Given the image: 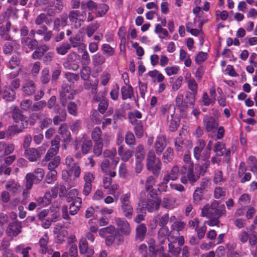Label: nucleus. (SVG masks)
Segmentation results:
<instances>
[{
  "label": "nucleus",
  "mask_w": 257,
  "mask_h": 257,
  "mask_svg": "<svg viewBox=\"0 0 257 257\" xmlns=\"http://www.w3.org/2000/svg\"><path fill=\"white\" fill-rule=\"evenodd\" d=\"M12 117L16 123L20 121L21 123L9 126L7 131V136H13L16 134L22 133L25 128L28 127L29 120L26 116L24 115L22 110L17 106H15L11 111Z\"/></svg>",
  "instance_id": "1"
},
{
  "label": "nucleus",
  "mask_w": 257,
  "mask_h": 257,
  "mask_svg": "<svg viewBox=\"0 0 257 257\" xmlns=\"http://www.w3.org/2000/svg\"><path fill=\"white\" fill-rule=\"evenodd\" d=\"M226 214L224 205H220L218 201H214L210 205L206 204L201 210V215L203 217L208 218L210 217L220 218Z\"/></svg>",
  "instance_id": "2"
},
{
  "label": "nucleus",
  "mask_w": 257,
  "mask_h": 257,
  "mask_svg": "<svg viewBox=\"0 0 257 257\" xmlns=\"http://www.w3.org/2000/svg\"><path fill=\"white\" fill-rule=\"evenodd\" d=\"M194 165L193 163H186L180 170L182 175L181 182L183 184H186L189 181L191 184H193L198 180V176H195L193 172Z\"/></svg>",
  "instance_id": "3"
},
{
  "label": "nucleus",
  "mask_w": 257,
  "mask_h": 257,
  "mask_svg": "<svg viewBox=\"0 0 257 257\" xmlns=\"http://www.w3.org/2000/svg\"><path fill=\"white\" fill-rule=\"evenodd\" d=\"M147 168L156 176H158L161 169V162L160 159L157 158L154 151L148 153L147 157Z\"/></svg>",
  "instance_id": "4"
},
{
  "label": "nucleus",
  "mask_w": 257,
  "mask_h": 257,
  "mask_svg": "<svg viewBox=\"0 0 257 257\" xmlns=\"http://www.w3.org/2000/svg\"><path fill=\"white\" fill-rule=\"evenodd\" d=\"M45 173L42 168H37L33 173H29L25 176L26 188L31 189L33 184H38L43 179Z\"/></svg>",
  "instance_id": "5"
},
{
  "label": "nucleus",
  "mask_w": 257,
  "mask_h": 257,
  "mask_svg": "<svg viewBox=\"0 0 257 257\" xmlns=\"http://www.w3.org/2000/svg\"><path fill=\"white\" fill-rule=\"evenodd\" d=\"M81 201L80 198H78L75 201L72 202L69 207V211L68 212V207L66 205H63L62 207V217L63 219L70 220L71 218L69 214L74 215L77 214L81 206Z\"/></svg>",
  "instance_id": "6"
},
{
  "label": "nucleus",
  "mask_w": 257,
  "mask_h": 257,
  "mask_svg": "<svg viewBox=\"0 0 257 257\" xmlns=\"http://www.w3.org/2000/svg\"><path fill=\"white\" fill-rule=\"evenodd\" d=\"M74 94L71 92V87L68 84H64L62 85L59 92V101L62 106L65 107L68 100L74 99Z\"/></svg>",
  "instance_id": "7"
},
{
  "label": "nucleus",
  "mask_w": 257,
  "mask_h": 257,
  "mask_svg": "<svg viewBox=\"0 0 257 257\" xmlns=\"http://www.w3.org/2000/svg\"><path fill=\"white\" fill-rule=\"evenodd\" d=\"M68 18L72 24H74V27L76 29L81 27L82 23L85 19V12L80 13L78 10L71 11L68 15Z\"/></svg>",
  "instance_id": "8"
},
{
  "label": "nucleus",
  "mask_w": 257,
  "mask_h": 257,
  "mask_svg": "<svg viewBox=\"0 0 257 257\" xmlns=\"http://www.w3.org/2000/svg\"><path fill=\"white\" fill-rule=\"evenodd\" d=\"M45 152V150L40 147L38 149L30 148L25 149V156L31 162H36L39 160Z\"/></svg>",
  "instance_id": "9"
},
{
  "label": "nucleus",
  "mask_w": 257,
  "mask_h": 257,
  "mask_svg": "<svg viewBox=\"0 0 257 257\" xmlns=\"http://www.w3.org/2000/svg\"><path fill=\"white\" fill-rule=\"evenodd\" d=\"M203 124L207 132H215L219 123L213 117L206 115L203 118Z\"/></svg>",
  "instance_id": "10"
},
{
  "label": "nucleus",
  "mask_w": 257,
  "mask_h": 257,
  "mask_svg": "<svg viewBox=\"0 0 257 257\" xmlns=\"http://www.w3.org/2000/svg\"><path fill=\"white\" fill-rule=\"evenodd\" d=\"M22 227L21 222L13 221L8 225L6 232L9 236H16L21 232Z\"/></svg>",
  "instance_id": "11"
},
{
  "label": "nucleus",
  "mask_w": 257,
  "mask_h": 257,
  "mask_svg": "<svg viewBox=\"0 0 257 257\" xmlns=\"http://www.w3.org/2000/svg\"><path fill=\"white\" fill-rule=\"evenodd\" d=\"M149 251L152 253V257H157L159 254L161 255L164 251V247L161 245L156 244L154 239L151 238L149 242Z\"/></svg>",
  "instance_id": "12"
},
{
  "label": "nucleus",
  "mask_w": 257,
  "mask_h": 257,
  "mask_svg": "<svg viewBox=\"0 0 257 257\" xmlns=\"http://www.w3.org/2000/svg\"><path fill=\"white\" fill-rule=\"evenodd\" d=\"M58 133L61 135L62 141L65 143H69L71 140V134L68 130V125L66 123H63L60 125L58 128Z\"/></svg>",
  "instance_id": "13"
},
{
  "label": "nucleus",
  "mask_w": 257,
  "mask_h": 257,
  "mask_svg": "<svg viewBox=\"0 0 257 257\" xmlns=\"http://www.w3.org/2000/svg\"><path fill=\"white\" fill-rule=\"evenodd\" d=\"M55 113H60L61 115H56L53 118V122L55 125L59 124L61 122L64 121L67 117V112L65 107L59 108L56 106L55 109Z\"/></svg>",
  "instance_id": "14"
},
{
  "label": "nucleus",
  "mask_w": 257,
  "mask_h": 257,
  "mask_svg": "<svg viewBox=\"0 0 257 257\" xmlns=\"http://www.w3.org/2000/svg\"><path fill=\"white\" fill-rule=\"evenodd\" d=\"M115 223L121 232L125 235H128L130 233L131 227L128 222L120 218H117L115 220Z\"/></svg>",
  "instance_id": "15"
},
{
  "label": "nucleus",
  "mask_w": 257,
  "mask_h": 257,
  "mask_svg": "<svg viewBox=\"0 0 257 257\" xmlns=\"http://www.w3.org/2000/svg\"><path fill=\"white\" fill-rule=\"evenodd\" d=\"M20 61L16 57H12L8 64L11 70L14 71L10 72V75L12 77H15L19 74Z\"/></svg>",
  "instance_id": "16"
},
{
  "label": "nucleus",
  "mask_w": 257,
  "mask_h": 257,
  "mask_svg": "<svg viewBox=\"0 0 257 257\" xmlns=\"http://www.w3.org/2000/svg\"><path fill=\"white\" fill-rule=\"evenodd\" d=\"M21 43L23 47L27 48L31 51L35 50L38 45V42L37 40L30 37H22Z\"/></svg>",
  "instance_id": "17"
},
{
  "label": "nucleus",
  "mask_w": 257,
  "mask_h": 257,
  "mask_svg": "<svg viewBox=\"0 0 257 257\" xmlns=\"http://www.w3.org/2000/svg\"><path fill=\"white\" fill-rule=\"evenodd\" d=\"M49 49V47L45 44L38 45L32 55V58L35 60L41 59Z\"/></svg>",
  "instance_id": "18"
},
{
  "label": "nucleus",
  "mask_w": 257,
  "mask_h": 257,
  "mask_svg": "<svg viewBox=\"0 0 257 257\" xmlns=\"http://www.w3.org/2000/svg\"><path fill=\"white\" fill-rule=\"evenodd\" d=\"M147 231V228L145 224L141 223L138 225L136 228V240L139 241H143L146 237Z\"/></svg>",
  "instance_id": "19"
},
{
  "label": "nucleus",
  "mask_w": 257,
  "mask_h": 257,
  "mask_svg": "<svg viewBox=\"0 0 257 257\" xmlns=\"http://www.w3.org/2000/svg\"><path fill=\"white\" fill-rule=\"evenodd\" d=\"M166 146V140L165 137L162 136L157 137L155 143V150L157 155H161Z\"/></svg>",
  "instance_id": "20"
},
{
  "label": "nucleus",
  "mask_w": 257,
  "mask_h": 257,
  "mask_svg": "<svg viewBox=\"0 0 257 257\" xmlns=\"http://www.w3.org/2000/svg\"><path fill=\"white\" fill-rule=\"evenodd\" d=\"M161 203V199H148L146 202L147 205V210L149 212H153L155 211L158 210Z\"/></svg>",
  "instance_id": "21"
},
{
  "label": "nucleus",
  "mask_w": 257,
  "mask_h": 257,
  "mask_svg": "<svg viewBox=\"0 0 257 257\" xmlns=\"http://www.w3.org/2000/svg\"><path fill=\"white\" fill-rule=\"evenodd\" d=\"M68 15L66 13L61 14L60 17L56 18L54 21V29H58L60 26L65 27L67 25Z\"/></svg>",
  "instance_id": "22"
},
{
  "label": "nucleus",
  "mask_w": 257,
  "mask_h": 257,
  "mask_svg": "<svg viewBox=\"0 0 257 257\" xmlns=\"http://www.w3.org/2000/svg\"><path fill=\"white\" fill-rule=\"evenodd\" d=\"M11 27V23L8 21L5 26H2L0 27V36L2 39L5 40L10 41L12 39L9 32Z\"/></svg>",
  "instance_id": "23"
},
{
  "label": "nucleus",
  "mask_w": 257,
  "mask_h": 257,
  "mask_svg": "<svg viewBox=\"0 0 257 257\" xmlns=\"http://www.w3.org/2000/svg\"><path fill=\"white\" fill-rule=\"evenodd\" d=\"M3 98L7 101L14 100L16 98V92L10 86H6L3 92Z\"/></svg>",
  "instance_id": "24"
},
{
  "label": "nucleus",
  "mask_w": 257,
  "mask_h": 257,
  "mask_svg": "<svg viewBox=\"0 0 257 257\" xmlns=\"http://www.w3.org/2000/svg\"><path fill=\"white\" fill-rule=\"evenodd\" d=\"M36 90V86L33 81H27L23 86V92L27 95H33Z\"/></svg>",
  "instance_id": "25"
},
{
  "label": "nucleus",
  "mask_w": 257,
  "mask_h": 257,
  "mask_svg": "<svg viewBox=\"0 0 257 257\" xmlns=\"http://www.w3.org/2000/svg\"><path fill=\"white\" fill-rule=\"evenodd\" d=\"M121 93L123 100L132 98L134 96L133 88L131 85H129L128 87L122 86L121 88Z\"/></svg>",
  "instance_id": "26"
},
{
  "label": "nucleus",
  "mask_w": 257,
  "mask_h": 257,
  "mask_svg": "<svg viewBox=\"0 0 257 257\" xmlns=\"http://www.w3.org/2000/svg\"><path fill=\"white\" fill-rule=\"evenodd\" d=\"M69 40L73 47H77L82 46L85 48V45L82 43L83 38L80 34H77L74 37H71Z\"/></svg>",
  "instance_id": "27"
},
{
  "label": "nucleus",
  "mask_w": 257,
  "mask_h": 257,
  "mask_svg": "<svg viewBox=\"0 0 257 257\" xmlns=\"http://www.w3.org/2000/svg\"><path fill=\"white\" fill-rule=\"evenodd\" d=\"M92 63L94 67L102 65L105 62V58L100 53H96L92 56Z\"/></svg>",
  "instance_id": "28"
},
{
  "label": "nucleus",
  "mask_w": 257,
  "mask_h": 257,
  "mask_svg": "<svg viewBox=\"0 0 257 257\" xmlns=\"http://www.w3.org/2000/svg\"><path fill=\"white\" fill-rule=\"evenodd\" d=\"M145 153L144 146L140 145L137 147L135 150L136 162H142L145 158Z\"/></svg>",
  "instance_id": "29"
},
{
  "label": "nucleus",
  "mask_w": 257,
  "mask_h": 257,
  "mask_svg": "<svg viewBox=\"0 0 257 257\" xmlns=\"http://www.w3.org/2000/svg\"><path fill=\"white\" fill-rule=\"evenodd\" d=\"M121 207L123 215L128 219L131 218L133 216L134 210L131 203L121 205Z\"/></svg>",
  "instance_id": "30"
},
{
  "label": "nucleus",
  "mask_w": 257,
  "mask_h": 257,
  "mask_svg": "<svg viewBox=\"0 0 257 257\" xmlns=\"http://www.w3.org/2000/svg\"><path fill=\"white\" fill-rule=\"evenodd\" d=\"M174 158V151L172 148L168 147L163 155V162L165 163L170 162Z\"/></svg>",
  "instance_id": "31"
},
{
  "label": "nucleus",
  "mask_w": 257,
  "mask_h": 257,
  "mask_svg": "<svg viewBox=\"0 0 257 257\" xmlns=\"http://www.w3.org/2000/svg\"><path fill=\"white\" fill-rule=\"evenodd\" d=\"M40 81L43 84H47L50 81V72L48 68H45L42 70Z\"/></svg>",
  "instance_id": "32"
},
{
  "label": "nucleus",
  "mask_w": 257,
  "mask_h": 257,
  "mask_svg": "<svg viewBox=\"0 0 257 257\" xmlns=\"http://www.w3.org/2000/svg\"><path fill=\"white\" fill-rule=\"evenodd\" d=\"M175 113V111H173V113L171 114V121L169 124V128L171 131L175 132L176 131L178 127L179 126L180 124V119L179 118H173V116Z\"/></svg>",
  "instance_id": "33"
},
{
  "label": "nucleus",
  "mask_w": 257,
  "mask_h": 257,
  "mask_svg": "<svg viewBox=\"0 0 257 257\" xmlns=\"http://www.w3.org/2000/svg\"><path fill=\"white\" fill-rule=\"evenodd\" d=\"M204 192L196 188L193 193V202L196 204H199L203 199Z\"/></svg>",
  "instance_id": "34"
},
{
  "label": "nucleus",
  "mask_w": 257,
  "mask_h": 257,
  "mask_svg": "<svg viewBox=\"0 0 257 257\" xmlns=\"http://www.w3.org/2000/svg\"><path fill=\"white\" fill-rule=\"evenodd\" d=\"M101 134L102 132L100 128L98 126L95 127L91 133V138L93 141L98 142L102 141Z\"/></svg>",
  "instance_id": "35"
},
{
  "label": "nucleus",
  "mask_w": 257,
  "mask_h": 257,
  "mask_svg": "<svg viewBox=\"0 0 257 257\" xmlns=\"http://www.w3.org/2000/svg\"><path fill=\"white\" fill-rule=\"evenodd\" d=\"M134 132L136 137L139 138H142L144 134V126L142 121H139L136 124L135 127H134Z\"/></svg>",
  "instance_id": "36"
},
{
  "label": "nucleus",
  "mask_w": 257,
  "mask_h": 257,
  "mask_svg": "<svg viewBox=\"0 0 257 257\" xmlns=\"http://www.w3.org/2000/svg\"><path fill=\"white\" fill-rule=\"evenodd\" d=\"M79 55L75 52L70 53L67 57L66 61L64 63V65H68L72 63L77 62L79 59Z\"/></svg>",
  "instance_id": "37"
},
{
  "label": "nucleus",
  "mask_w": 257,
  "mask_h": 257,
  "mask_svg": "<svg viewBox=\"0 0 257 257\" xmlns=\"http://www.w3.org/2000/svg\"><path fill=\"white\" fill-rule=\"evenodd\" d=\"M92 143L91 140H84L81 145V151L82 154H87L92 147Z\"/></svg>",
  "instance_id": "38"
},
{
  "label": "nucleus",
  "mask_w": 257,
  "mask_h": 257,
  "mask_svg": "<svg viewBox=\"0 0 257 257\" xmlns=\"http://www.w3.org/2000/svg\"><path fill=\"white\" fill-rule=\"evenodd\" d=\"M93 152L94 155L99 156L102 154V148L103 147V141L98 142H94Z\"/></svg>",
  "instance_id": "39"
},
{
  "label": "nucleus",
  "mask_w": 257,
  "mask_h": 257,
  "mask_svg": "<svg viewBox=\"0 0 257 257\" xmlns=\"http://www.w3.org/2000/svg\"><path fill=\"white\" fill-rule=\"evenodd\" d=\"M70 48L71 45L68 43H63L60 46L56 48V51L59 54L63 55L66 54Z\"/></svg>",
  "instance_id": "40"
},
{
  "label": "nucleus",
  "mask_w": 257,
  "mask_h": 257,
  "mask_svg": "<svg viewBox=\"0 0 257 257\" xmlns=\"http://www.w3.org/2000/svg\"><path fill=\"white\" fill-rule=\"evenodd\" d=\"M91 73V68L89 66H82V69L80 72L81 78L84 80H87L90 77Z\"/></svg>",
  "instance_id": "41"
},
{
  "label": "nucleus",
  "mask_w": 257,
  "mask_h": 257,
  "mask_svg": "<svg viewBox=\"0 0 257 257\" xmlns=\"http://www.w3.org/2000/svg\"><path fill=\"white\" fill-rule=\"evenodd\" d=\"M108 100L106 99L103 96H102V100H101L98 105V110L101 113L103 114L108 107Z\"/></svg>",
  "instance_id": "42"
},
{
  "label": "nucleus",
  "mask_w": 257,
  "mask_h": 257,
  "mask_svg": "<svg viewBox=\"0 0 257 257\" xmlns=\"http://www.w3.org/2000/svg\"><path fill=\"white\" fill-rule=\"evenodd\" d=\"M61 138L59 135L55 136L54 139L51 141L52 150H54L55 152H58L60 147V142Z\"/></svg>",
  "instance_id": "43"
},
{
  "label": "nucleus",
  "mask_w": 257,
  "mask_h": 257,
  "mask_svg": "<svg viewBox=\"0 0 257 257\" xmlns=\"http://www.w3.org/2000/svg\"><path fill=\"white\" fill-rule=\"evenodd\" d=\"M48 242V237L45 235L43 237L41 238L39 241V244L41 247V252L43 254L46 253L47 249V243Z\"/></svg>",
  "instance_id": "44"
},
{
  "label": "nucleus",
  "mask_w": 257,
  "mask_h": 257,
  "mask_svg": "<svg viewBox=\"0 0 257 257\" xmlns=\"http://www.w3.org/2000/svg\"><path fill=\"white\" fill-rule=\"evenodd\" d=\"M114 227L112 225H110L106 227L101 228L99 230V234L102 236L104 237L106 234H113L114 232Z\"/></svg>",
  "instance_id": "45"
},
{
  "label": "nucleus",
  "mask_w": 257,
  "mask_h": 257,
  "mask_svg": "<svg viewBox=\"0 0 257 257\" xmlns=\"http://www.w3.org/2000/svg\"><path fill=\"white\" fill-rule=\"evenodd\" d=\"M54 5V0H36L35 3L36 7H43L44 6L53 7Z\"/></svg>",
  "instance_id": "46"
},
{
  "label": "nucleus",
  "mask_w": 257,
  "mask_h": 257,
  "mask_svg": "<svg viewBox=\"0 0 257 257\" xmlns=\"http://www.w3.org/2000/svg\"><path fill=\"white\" fill-rule=\"evenodd\" d=\"M97 9H98V10L97 16L99 17H102L107 12L109 9V7L106 4L102 3L98 5Z\"/></svg>",
  "instance_id": "47"
},
{
  "label": "nucleus",
  "mask_w": 257,
  "mask_h": 257,
  "mask_svg": "<svg viewBox=\"0 0 257 257\" xmlns=\"http://www.w3.org/2000/svg\"><path fill=\"white\" fill-rule=\"evenodd\" d=\"M226 189L221 187H216L214 189V197L216 199H220L225 196Z\"/></svg>",
  "instance_id": "48"
},
{
  "label": "nucleus",
  "mask_w": 257,
  "mask_h": 257,
  "mask_svg": "<svg viewBox=\"0 0 257 257\" xmlns=\"http://www.w3.org/2000/svg\"><path fill=\"white\" fill-rule=\"evenodd\" d=\"M125 141L128 145H135L136 139L134 135L131 132H127L125 134Z\"/></svg>",
  "instance_id": "49"
},
{
  "label": "nucleus",
  "mask_w": 257,
  "mask_h": 257,
  "mask_svg": "<svg viewBox=\"0 0 257 257\" xmlns=\"http://www.w3.org/2000/svg\"><path fill=\"white\" fill-rule=\"evenodd\" d=\"M196 93L188 92L186 94V97L187 100L184 102V106L186 107H188V104L193 105L195 102Z\"/></svg>",
  "instance_id": "50"
},
{
  "label": "nucleus",
  "mask_w": 257,
  "mask_h": 257,
  "mask_svg": "<svg viewBox=\"0 0 257 257\" xmlns=\"http://www.w3.org/2000/svg\"><path fill=\"white\" fill-rule=\"evenodd\" d=\"M169 252L171 253L175 257L178 256L181 251V248L180 247H175L174 245L170 243L168 245Z\"/></svg>",
  "instance_id": "51"
},
{
  "label": "nucleus",
  "mask_w": 257,
  "mask_h": 257,
  "mask_svg": "<svg viewBox=\"0 0 257 257\" xmlns=\"http://www.w3.org/2000/svg\"><path fill=\"white\" fill-rule=\"evenodd\" d=\"M102 50L103 53L108 56H111L114 53V49L107 44H105L102 45Z\"/></svg>",
  "instance_id": "52"
},
{
  "label": "nucleus",
  "mask_w": 257,
  "mask_h": 257,
  "mask_svg": "<svg viewBox=\"0 0 257 257\" xmlns=\"http://www.w3.org/2000/svg\"><path fill=\"white\" fill-rule=\"evenodd\" d=\"M90 62V58L88 53L86 50L83 52L81 56V63L82 66H88Z\"/></svg>",
  "instance_id": "53"
},
{
  "label": "nucleus",
  "mask_w": 257,
  "mask_h": 257,
  "mask_svg": "<svg viewBox=\"0 0 257 257\" xmlns=\"http://www.w3.org/2000/svg\"><path fill=\"white\" fill-rule=\"evenodd\" d=\"M14 50V45L12 42H6L3 46V52L6 55H10Z\"/></svg>",
  "instance_id": "54"
},
{
  "label": "nucleus",
  "mask_w": 257,
  "mask_h": 257,
  "mask_svg": "<svg viewBox=\"0 0 257 257\" xmlns=\"http://www.w3.org/2000/svg\"><path fill=\"white\" fill-rule=\"evenodd\" d=\"M57 98L55 96H52L48 100L47 102V107L49 109L54 108V111L56 106H58L59 108H61L59 104H56Z\"/></svg>",
  "instance_id": "55"
},
{
  "label": "nucleus",
  "mask_w": 257,
  "mask_h": 257,
  "mask_svg": "<svg viewBox=\"0 0 257 257\" xmlns=\"http://www.w3.org/2000/svg\"><path fill=\"white\" fill-rule=\"evenodd\" d=\"M67 110L68 112L73 115L77 114V104L74 102L70 101L68 103Z\"/></svg>",
  "instance_id": "56"
},
{
  "label": "nucleus",
  "mask_w": 257,
  "mask_h": 257,
  "mask_svg": "<svg viewBox=\"0 0 257 257\" xmlns=\"http://www.w3.org/2000/svg\"><path fill=\"white\" fill-rule=\"evenodd\" d=\"M225 144L220 142H217L214 146V151L216 152L217 156H221L223 155V152L222 150L225 149Z\"/></svg>",
  "instance_id": "57"
},
{
  "label": "nucleus",
  "mask_w": 257,
  "mask_h": 257,
  "mask_svg": "<svg viewBox=\"0 0 257 257\" xmlns=\"http://www.w3.org/2000/svg\"><path fill=\"white\" fill-rule=\"evenodd\" d=\"M79 246L80 253H84L87 250L89 249L88 247L87 242L85 238H82L80 240Z\"/></svg>",
  "instance_id": "58"
},
{
  "label": "nucleus",
  "mask_w": 257,
  "mask_h": 257,
  "mask_svg": "<svg viewBox=\"0 0 257 257\" xmlns=\"http://www.w3.org/2000/svg\"><path fill=\"white\" fill-rule=\"evenodd\" d=\"M195 230L197 231L198 239H201L204 237L206 231V226L205 225H203L201 227L196 226L195 228Z\"/></svg>",
  "instance_id": "59"
},
{
  "label": "nucleus",
  "mask_w": 257,
  "mask_h": 257,
  "mask_svg": "<svg viewBox=\"0 0 257 257\" xmlns=\"http://www.w3.org/2000/svg\"><path fill=\"white\" fill-rule=\"evenodd\" d=\"M60 162V158L59 156H55L52 161L49 163L48 168L49 169H55L58 167Z\"/></svg>",
  "instance_id": "60"
},
{
  "label": "nucleus",
  "mask_w": 257,
  "mask_h": 257,
  "mask_svg": "<svg viewBox=\"0 0 257 257\" xmlns=\"http://www.w3.org/2000/svg\"><path fill=\"white\" fill-rule=\"evenodd\" d=\"M179 168L178 166H174L171 170L170 173L168 174L172 180H176L178 178Z\"/></svg>",
  "instance_id": "61"
},
{
  "label": "nucleus",
  "mask_w": 257,
  "mask_h": 257,
  "mask_svg": "<svg viewBox=\"0 0 257 257\" xmlns=\"http://www.w3.org/2000/svg\"><path fill=\"white\" fill-rule=\"evenodd\" d=\"M47 105V103L45 100H41L37 103H34L32 106V110L33 111H37L43 108H44Z\"/></svg>",
  "instance_id": "62"
},
{
  "label": "nucleus",
  "mask_w": 257,
  "mask_h": 257,
  "mask_svg": "<svg viewBox=\"0 0 257 257\" xmlns=\"http://www.w3.org/2000/svg\"><path fill=\"white\" fill-rule=\"evenodd\" d=\"M147 210V205L146 203L138 202L137 207L136 208V212L138 214L142 213L146 214V211Z\"/></svg>",
  "instance_id": "63"
},
{
  "label": "nucleus",
  "mask_w": 257,
  "mask_h": 257,
  "mask_svg": "<svg viewBox=\"0 0 257 257\" xmlns=\"http://www.w3.org/2000/svg\"><path fill=\"white\" fill-rule=\"evenodd\" d=\"M184 145V141L181 138L177 137L175 139V146L177 151L182 152Z\"/></svg>",
  "instance_id": "64"
}]
</instances>
